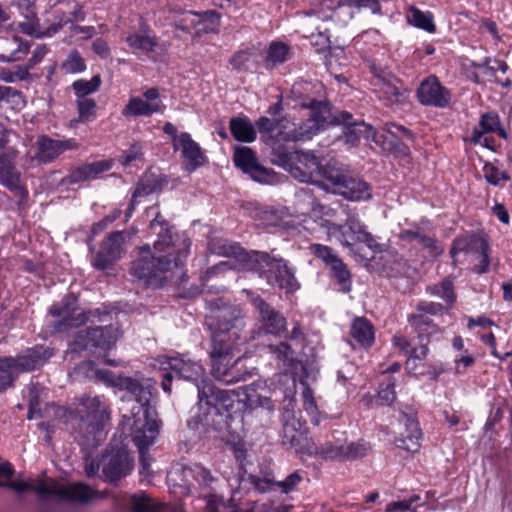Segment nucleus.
I'll return each instance as SVG.
<instances>
[{
    "label": "nucleus",
    "mask_w": 512,
    "mask_h": 512,
    "mask_svg": "<svg viewBox=\"0 0 512 512\" xmlns=\"http://www.w3.org/2000/svg\"><path fill=\"white\" fill-rule=\"evenodd\" d=\"M126 42L134 52L140 51L146 55L154 52L158 45L157 38L148 30L130 33L126 37Z\"/></svg>",
    "instance_id": "34"
},
{
    "label": "nucleus",
    "mask_w": 512,
    "mask_h": 512,
    "mask_svg": "<svg viewBox=\"0 0 512 512\" xmlns=\"http://www.w3.org/2000/svg\"><path fill=\"white\" fill-rule=\"evenodd\" d=\"M77 414L80 417L79 433L84 444L97 445L103 437L104 425L109 421L107 404L98 396H82L79 398Z\"/></svg>",
    "instance_id": "7"
},
{
    "label": "nucleus",
    "mask_w": 512,
    "mask_h": 512,
    "mask_svg": "<svg viewBox=\"0 0 512 512\" xmlns=\"http://www.w3.org/2000/svg\"><path fill=\"white\" fill-rule=\"evenodd\" d=\"M256 124L261 133H265L269 136V138L275 140L278 129V121L267 117H261Z\"/></svg>",
    "instance_id": "61"
},
{
    "label": "nucleus",
    "mask_w": 512,
    "mask_h": 512,
    "mask_svg": "<svg viewBox=\"0 0 512 512\" xmlns=\"http://www.w3.org/2000/svg\"><path fill=\"white\" fill-rule=\"evenodd\" d=\"M246 512H288V507L278 501L266 500L256 502L253 507Z\"/></svg>",
    "instance_id": "55"
},
{
    "label": "nucleus",
    "mask_w": 512,
    "mask_h": 512,
    "mask_svg": "<svg viewBox=\"0 0 512 512\" xmlns=\"http://www.w3.org/2000/svg\"><path fill=\"white\" fill-rule=\"evenodd\" d=\"M380 2L381 0H317L307 13L308 18L305 20L304 27L307 32L309 28H314L319 38L316 43L325 46L330 43L329 28L318 25L319 20L323 23L331 21L336 25L346 26L354 17L356 10L365 8L373 14H380ZM309 36L313 38L314 32L310 31Z\"/></svg>",
    "instance_id": "5"
},
{
    "label": "nucleus",
    "mask_w": 512,
    "mask_h": 512,
    "mask_svg": "<svg viewBox=\"0 0 512 512\" xmlns=\"http://www.w3.org/2000/svg\"><path fill=\"white\" fill-rule=\"evenodd\" d=\"M112 165L113 160L111 159L81 164L70 172L68 176L69 182L78 183L94 180L100 173L110 170Z\"/></svg>",
    "instance_id": "30"
},
{
    "label": "nucleus",
    "mask_w": 512,
    "mask_h": 512,
    "mask_svg": "<svg viewBox=\"0 0 512 512\" xmlns=\"http://www.w3.org/2000/svg\"><path fill=\"white\" fill-rule=\"evenodd\" d=\"M330 233H336L338 235L339 241L343 246L350 248L353 244L360 243L359 241H356L355 235L348 229V227H345L344 225H332V228H330Z\"/></svg>",
    "instance_id": "56"
},
{
    "label": "nucleus",
    "mask_w": 512,
    "mask_h": 512,
    "mask_svg": "<svg viewBox=\"0 0 512 512\" xmlns=\"http://www.w3.org/2000/svg\"><path fill=\"white\" fill-rule=\"evenodd\" d=\"M101 85V78L95 75L90 80L79 79L73 82L72 88L78 99L87 98L86 96L96 92Z\"/></svg>",
    "instance_id": "44"
},
{
    "label": "nucleus",
    "mask_w": 512,
    "mask_h": 512,
    "mask_svg": "<svg viewBox=\"0 0 512 512\" xmlns=\"http://www.w3.org/2000/svg\"><path fill=\"white\" fill-rule=\"evenodd\" d=\"M134 512H174V507L150 498L146 494H135L131 498Z\"/></svg>",
    "instance_id": "35"
},
{
    "label": "nucleus",
    "mask_w": 512,
    "mask_h": 512,
    "mask_svg": "<svg viewBox=\"0 0 512 512\" xmlns=\"http://www.w3.org/2000/svg\"><path fill=\"white\" fill-rule=\"evenodd\" d=\"M37 153L31 158V162L49 163L66 150L76 149L78 144L73 139L53 140L47 136H41L37 142Z\"/></svg>",
    "instance_id": "23"
},
{
    "label": "nucleus",
    "mask_w": 512,
    "mask_h": 512,
    "mask_svg": "<svg viewBox=\"0 0 512 512\" xmlns=\"http://www.w3.org/2000/svg\"><path fill=\"white\" fill-rule=\"evenodd\" d=\"M412 323L416 327L419 337L429 341L431 338L438 339L440 334L439 328L433 324L428 318L422 315L412 317Z\"/></svg>",
    "instance_id": "42"
},
{
    "label": "nucleus",
    "mask_w": 512,
    "mask_h": 512,
    "mask_svg": "<svg viewBox=\"0 0 512 512\" xmlns=\"http://www.w3.org/2000/svg\"><path fill=\"white\" fill-rule=\"evenodd\" d=\"M282 444L308 455L318 452V445L308 436L305 422H302L289 408L283 412Z\"/></svg>",
    "instance_id": "11"
},
{
    "label": "nucleus",
    "mask_w": 512,
    "mask_h": 512,
    "mask_svg": "<svg viewBox=\"0 0 512 512\" xmlns=\"http://www.w3.org/2000/svg\"><path fill=\"white\" fill-rule=\"evenodd\" d=\"M155 366L160 370H171L180 378L191 381L200 391V387L209 384L210 381L205 375V369L202 364L188 357L187 355H178L174 357L159 356L155 360Z\"/></svg>",
    "instance_id": "12"
},
{
    "label": "nucleus",
    "mask_w": 512,
    "mask_h": 512,
    "mask_svg": "<svg viewBox=\"0 0 512 512\" xmlns=\"http://www.w3.org/2000/svg\"><path fill=\"white\" fill-rule=\"evenodd\" d=\"M475 67L481 68L484 70V74L489 77H495V73L500 71L502 73H506L508 66L504 61L501 60H491L490 58H485L482 63L474 64Z\"/></svg>",
    "instance_id": "52"
},
{
    "label": "nucleus",
    "mask_w": 512,
    "mask_h": 512,
    "mask_svg": "<svg viewBox=\"0 0 512 512\" xmlns=\"http://www.w3.org/2000/svg\"><path fill=\"white\" fill-rule=\"evenodd\" d=\"M301 107L310 109L309 120L304 123L306 129L315 130V134L320 129L329 125H340V123H349L352 114L346 111H337L333 113L327 103L312 100L309 103H302Z\"/></svg>",
    "instance_id": "14"
},
{
    "label": "nucleus",
    "mask_w": 512,
    "mask_h": 512,
    "mask_svg": "<svg viewBox=\"0 0 512 512\" xmlns=\"http://www.w3.org/2000/svg\"><path fill=\"white\" fill-rule=\"evenodd\" d=\"M371 72L374 75L373 85L379 99L387 105L401 103L403 93L397 85L399 81L389 71L375 65L371 66Z\"/></svg>",
    "instance_id": "17"
},
{
    "label": "nucleus",
    "mask_w": 512,
    "mask_h": 512,
    "mask_svg": "<svg viewBox=\"0 0 512 512\" xmlns=\"http://www.w3.org/2000/svg\"><path fill=\"white\" fill-rule=\"evenodd\" d=\"M50 312L53 316L60 317L62 319L59 325L56 326V329L59 331H62L66 327H78L88 319L86 313H77L76 298L74 295L64 297L62 300V306H53L50 309Z\"/></svg>",
    "instance_id": "27"
},
{
    "label": "nucleus",
    "mask_w": 512,
    "mask_h": 512,
    "mask_svg": "<svg viewBox=\"0 0 512 512\" xmlns=\"http://www.w3.org/2000/svg\"><path fill=\"white\" fill-rule=\"evenodd\" d=\"M269 350L275 355V358L278 360V365L282 366L284 370H288L293 365L295 352L287 343L270 345Z\"/></svg>",
    "instance_id": "43"
},
{
    "label": "nucleus",
    "mask_w": 512,
    "mask_h": 512,
    "mask_svg": "<svg viewBox=\"0 0 512 512\" xmlns=\"http://www.w3.org/2000/svg\"><path fill=\"white\" fill-rule=\"evenodd\" d=\"M247 401L251 407L272 409L270 397L267 394H259L254 389L247 393Z\"/></svg>",
    "instance_id": "59"
},
{
    "label": "nucleus",
    "mask_w": 512,
    "mask_h": 512,
    "mask_svg": "<svg viewBox=\"0 0 512 512\" xmlns=\"http://www.w3.org/2000/svg\"><path fill=\"white\" fill-rule=\"evenodd\" d=\"M325 179L326 190L340 194L351 201H365L372 196L371 189L365 181L351 176L339 167L327 170Z\"/></svg>",
    "instance_id": "9"
},
{
    "label": "nucleus",
    "mask_w": 512,
    "mask_h": 512,
    "mask_svg": "<svg viewBox=\"0 0 512 512\" xmlns=\"http://www.w3.org/2000/svg\"><path fill=\"white\" fill-rule=\"evenodd\" d=\"M233 161L244 173L249 174L257 182L268 181L270 170L258 164L255 153L248 147H237L234 151Z\"/></svg>",
    "instance_id": "24"
},
{
    "label": "nucleus",
    "mask_w": 512,
    "mask_h": 512,
    "mask_svg": "<svg viewBox=\"0 0 512 512\" xmlns=\"http://www.w3.org/2000/svg\"><path fill=\"white\" fill-rule=\"evenodd\" d=\"M336 168L335 165L323 163L314 152L297 153V166L292 169V175L301 182L318 184L326 188V171Z\"/></svg>",
    "instance_id": "13"
},
{
    "label": "nucleus",
    "mask_w": 512,
    "mask_h": 512,
    "mask_svg": "<svg viewBox=\"0 0 512 512\" xmlns=\"http://www.w3.org/2000/svg\"><path fill=\"white\" fill-rule=\"evenodd\" d=\"M406 20L410 25L428 33H434L436 31L431 12H423L414 6H410L406 11Z\"/></svg>",
    "instance_id": "37"
},
{
    "label": "nucleus",
    "mask_w": 512,
    "mask_h": 512,
    "mask_svg": "<svg viewBox=\"0 0 512 512\" xmlns=\"http://www.w3.org/2000/svg\"><path fill=\"white\" fill-rule=\"evenodd\" d=\"M202 476L204 486H211L214 477L210 471L200 464H176L167 475V483L171 493L176 496H186L195 490L193 477Z\"/></svg>",
    "instance_id": "10"
},
{
    "label": "nucleus",
    "mask_w": 512,
    "mask_h": 512,
    "mask_svg": "<svg viewBox=\"0 0 512 512\" xmlns=\"http://www.w3.org/2000/svg\"><path fill=\"white\" fill-rule=\"evenodd\" d=\"M122 386L128 393L126 402L130 406L129 413L123 415L122 433L125 436H131L140 451L143 470L148 471L149 462L145 450L154 443L159 433L156 412L150 406L151 385H144L132 378H126Z\"/></svg>",
    "instance_id": "3"
},
{
    "label": "nucleus",
    "mask_w": 512,
    "mask_h": 512,
    "mask_svg": "<svg viewBox=\"0 0 512 512\" xmlns=\"http://www.w3.org/2000/svg\"><path fill=\"white\" fill-rule=\"evenodd\" d=\"M396 400L395 379L388 378L380 385L377 401L379 405H391Z\"/></svg>",
    "instance_id": "49"
},
{
    "label": "nucleus",
    "mask_w": 512,
    "mask_h": 512,
    "mask_svg": "<svg viewBox=\"0 0 512 512\" xmlns=\"http://www.w3.org/2000/svg\"><path fill=\"white\" fill-rule=\"evenodd\" d=\"M200 21L198 33L217 32L220 26V15L216 11L208 10L201 13Z\"/></svg>",
    "instance_id": "45"
},
{
    "label": "nucleus",
    "mask_w": 512,
    "mask_h": 512,
    "mask_svg": "<svg viewBox=\"0 0 512 512\" xmlns=\"http://www.w3.org/2000/svg\"><path fill=\"white\" fill-rule=\"evenodd\" d=\"M485 133H497L499 136L506 138V132L501 128L500 119L497 114L485 113L482 115L479 127L473 130L471 141L474 144L482 143Z\"/></svg>",
    "instance_id": "32"
},
{
    "label": "nucleus",
    "mask_w": 512,
    "mask_h": 512,
    "mask_svg": "<svg viewBox=\"0 0 512 512\" xmlns=\"http://www.w3.org/2000/svg\"><path fill=\"white\" fill-rule=\"evenodd\" d=\"M369 447L363 441H356L343 444L342 460H354L366 455Z\"/></svg>",
    "instance_id": "47"
},
{
    "label": "nucleus",
    "mask_w": 512,
    "mask_h": 512,
    "mask_svg": "<svg viewBox=\"0 0 512 512\" xmlns=\"http://www.w3.org/2000/svg\"><path fill=\"white\" fill-rule=\"evenodd\" d=\"M150 229L157 234L153 251L148 244L141 246L139 257L131 263L130 274L153 288H160L169 279L184 281V261L190 253V239L174 233L159 213L151 221Z\"/></svg>",
    "instance_id": "1"
},
{
    "label": "nucleus",
    "mask_w": 512,
    "mask_h": 512,
    "mask_svg": "<svg viewBox=\"0 0 512 512\" xmlns=\"http://www.w3.org/2000/svg\"><path fill=\"white\" fill-rule=\"evenodd\" d=\"M173 147L174 150L181 151L184 168L188 172L196 170L206 162V156L201 147L187 132H182L179 137L173 139Z\"/></svg>",
    "instance_id": "19"
},
{
    "label": "nucleus",
    "mask_w": 512,
    "mask_h": 512,
    "mask_svg": "<svg viewBox=\"0 0 512 512\" xmlns=\"http://www.w3.org/2000/svg\"><path fill=\"white\" fill-rule=\"evenodd\" d=\"M142 155V147L139 144H133L119 159V161L122 163V165L127 166L133 161L141 159Z\"/></svg>",
    "instance_id": "63"
},
{
    "label": "nucleus",
    "mask_w": 512,
    "mask_h": 512,
    "mask_svg": "<svg viewBox=\"0 0 512 512\" xmlns=\"http://www.w3.org/2000/svg\"><path fill=\"white\" fill-rule=\"evenodd\" d=\"M353 117L349 123H340L344 126L345 143L349 146H356L361 138L376 141V130L363 121L353 122Z\"/></svg>",
    "instance_id": "31"
},
{
    "label": "nucleus",
    "mask_w": 512,
    "mask_h": 512,
    "mask_svg": "<svg viewBox=\"0 0 512 512\" xmlns=\"http://www.w3.org/2000/svg\"><path fill=\"white\" fill-rule=\"evenodd\" d=\"M240 400L234 390H221L211 382L200 387L198 413L193 417L195 425L206 431H230Z\"/></svg>",
    "instance_id": "6"
},
{
    "label": "nucleus",
    "mask_w": 512,
    "mask_h": 512,
    "mask_svg": "<svg viewBox=\"0 0 512 512\" xmlns=\"http://www.w3.org/2000/svg\"><path fill=\"white\" fill-rule=\"evenodd\" d=\"M248 296L252 305L259 313L261 329L264 333L277 335L286 329V320L279 312L274 310L260 296L253 293H248Z\"/></svg>",
    "instance_id": "20"
},
{
    "label": "nucleus",
    "mask_w": 512,
    "mask_h": 512,
    "mask_svg": "<svg viewBox=\"0 0 512 512\" xmlns=\"http://www.w3.org/2000/svg\"><path fill=\"white\" fill-rule=\"evenodd\" d=\"M79 121H90L95 117L96 102L91 98L77 99Z\"/></svg>",
    "instance_id": "50"
},
{
    "label": "nucleus",
    "mask_w": 512,
    "mask_h": 512,
    "mask_svg": "<svg viewBox=\"0 0 512 512\" xmlns=\"http://www.w3.org/2000/svg\"><path fill=\"white\" fill-rule=\"evenodd\" d=\"M343 444L340 441L326 442L321 447L318 446V452L312 455H320L324 459L329 460H342Z\"/></svg>",
    "instance_id": "48"
},
{
    "label": "nucleus",
    "mask_w": 512,
    "mask_h": 512,
    "mask_svg": "<svg viewBox=\"0 0 512 512\" xmlns=\"http://www.w3.org/2000/svg\"><path fill=\"white\" fill-rule=\"evenodd\" d=\"M212 331L210 351L211 374L226 384L246 381L254 372L242 365V356L235 358L240 340V332L244 326L242 312L237 307H229L213 311L206 318Z\"/></svg>",
    "instance_id": "2"
},
{
    "label": "nucleus",
    "mask_w": 512,
    "mask_h": 512,
    "mask_svg": "<svg viewBox=\"0 0 512 512\" xmlns=\"http://www.w3.org/2000/svg\"><path fill=\"white\" fill-rule=\"evenodd\" d=\"M247 268L265 274L268 283L276 285L287 293L299 288L294 270L283 259L271 258L265 252L254 251L248 255Z\"/></svg>",
    "instance_id": "8"
},
{
    "label": "nucleus",
    "mask_w": 512,
    "mask_h": 512,
    "mask_svg": "<svg viewBox=\"0 0 512 512\" xmlns=\"http://www.w3.org/2000/svg\"><path fill=\"white\" fill-rule=\"evenodd\" d=\"M132 470V461L124 449L105 456L103 462V473L107 481L115 482L127 476Z\"/></svg>",
    "instance_id": "26"
},
{
    "label": "nucleus",
    "mask_w": 512,
    "mask_h": 512,
    "mask_svg": "<svg viewBox=\"0 0 512 512\" xmlns=\"http://www.w3.org/2000/svg\"><path fill=\"white\" fill-rule=\"evenodd\" d=\"M230 130L234 138L241 142H252L256 138L254 126L243 118H232Z\"/></svg>",
    "instance_id": "39"
},
{
    "label": "nucleus",
    "mask_w": 512,
    "mask_h": 512,
    "mask_svg": "<svg viewBox=\"0 0 512 512\" xmlns=\"http://www.w3.org/2000/svg\"><path fill=\"white\" fill-rule=\"evenodd\" d=\"M124 243L123 232L116 231L109 234L92 260L93 267L99 270L110 268L124 253Z\"/></svg>",
    "instance_id": "16"
},
{
    "label": "nucleus",
    "mask_w": 512,
    "mask_h": 512,
    "mask_svg": "<svg viewBox=\"0 0 512 512\" xmlns=\"http://www.w3.org/2000/svg\"><path fill=\"white\" fill-rule=\"evenodd\" d=\"M157 88H150L143 93V98L132 97L122 110L126 117L150 116L154 113L163 112L165 104L159 100Z\"/></svg>",
    "instance_id": "18"
},
{
    "label": "nucleus",
    "mask_w": 512,
    "mask_h": 512,
    "mask_svg": "<svg viewBox=\"0 0 512 512\" xmlns=\"http://www.w3.org/2000/svg\"><path fill=\"white\" fill-rule=\"evenodd\" d=\"M355 235L356 241L365 243L368 247L375 244L373 236L366 230V227L360 222L357 215H349L344 225Z\"/></svg>",
    "instance_id": "40"
},
{
    "label": "nucleus",
    "mask_w": 512,
    "mask_h": 512,
    "mask_svg": "<svg viewBox=\"0 0 512 512\" xmlns=\"http://www.w3.org/2000/svg\"><path fill=\"white\" fill-rule=\"evenodd\" d=\"M51 354L43 347H35L27 350L24 354L12 357L0 358L1 368L16 369L18 373L32 370L45 362Z\"/></svg>",
    "instance_id": "22"
},
{
    "label": "nucleus",
    "mask_w": 512,
    "mask_h": 512,
    "mask_svg": "<svg viewBox=\"0 0 512 512\" xmlns=\"http://www.w3.org/2000/svg\"><path fill=\"white\" fill-rule=\"evenodd\" d=\"M302 480L301 475L298 472H294L286 477L285 480L274 483L283 492L288 493L292 491L298 483Z\"/></svg>",
    "instance_id": "64"
},
{
    "label": "nucleus",
    "mask_w": 512,
    "mask_h": 512,
    "mask_svg": "<svg viewBox=\"0 0 512 512\" xmlns=\"http://www.w3.org/2000/svg\"><path fill=\"white\" fill-rule=\"evenodd\" d=\"M120 337L117 327L106 326L80 331L73 343V351L91 348L110 349Z\"/></svg>",
    "instance_id": "15"
},
{
    "label": "nucleus",
    "mask_w": 512,
    "mask_h": 512,
    "mask_svg": "<svg viewBox=\"0 0 512 512\" xmlns=\"http://www.w3.org/2000/svg\"><path fill=\"white\" fill-rule=\"evenodd\" d=\"M13 467L7 461L0 460V486L8 487L18 493L34 492L41 500L56 499L65 502L86 503L98 497V493L83 483H63L51 478H33L29 480H11Z\"/></svg>",
    "instance_id": "4"
},
{
    "label": "nucleus",
    "mask_w": 512,
    "mask_h": 512,
    "mask_svg": "<svg viewBox=\"0 0 512 512\" xmlns=\"http://www.w3.org/2000/svg\"><path fill=\"white\" fill-rule=\"evenodd\" d=\"M419 500L418 495H414L409 499L395 501L386 506V512H404L407 510L415 511L411 508L412 504Z\"/></svg>",
    "instance_id": "62"
},
{
    "label": "nucleus",
    "mask_w": 512,
    "mask_h": 512,
    "mask_svg": "<svg viewBox=\"0 0 512 512\" xmlns=\"http://www.w3.org/2000/svg\"><path fill=\"white\" fill-rule=\"evenodd\" d=\"M403 420L405 434H401V436L396 439V445L408 452H417L420 448V439L422 437L419 423L414 417L406 414H403Z\"/></svg>",
    "instance_id": "29"
},
{
    "label": "nucleus",
    "mask_w": 512,
    "mask_h": 512,
    "mask_svg": "<svg viewBox=\"0 0 512 512\" xmlns=\"http://www.w3.org/2000/svg\"><path fill=\"white\" fill-rule=\"evenodd\" d=\"M28 50L29 47L16 36L2 39L0 40V61H18L28 53Z\"/></svg>",
    "instance_id": "33"
},
{
    "label": "nucleus",
    "mask_w": 512,
    "mask_h": 512,
    "mask_svg": "<svg viewBox=\"0 0 512 512\" xmlns=\"http://www.w3.org/2000/svg\"><path fill=\"white\" fill-rule=\"evenodd\" d=\"M432 293L446 300L448 303H452L455 299L452 283L448 280H444L440 285L434 286Z\"/></svg>",
    "instance_id": "60"
},
{
    "label": "nucleus",
    "mask_w": 512,
    "mask_h": 512,
    "mask_svg": "<svg viewBox=\"0 0 512 512\" xmlns=\"http://www.w3.org/2000/svg\"><path fill=\"white\" fill-rule=\"evenodd\" d=\"M48 52V48L45 45H39L35 48L33 51V54L31 58L29 59L27 66L24 69H20L19 72L14 74H9L8 76L4 77V80L7 82H13L16 79H25L28 75V72L30 69L34 68L35 65L40 63L42 59L45 57V55Z\"/></svg>",
    "instance_id": "41"
},
{
    "label": "nucleus",
    "mask_w": 512,
    "mask_h": 512,
    "mask_svg": "<svg viewBox=\"0 0 512 512\" xmlns=\"http://www.w3.org/2000/svg\"><path fill=\"white\" fill-rule=\"evenodd\" d=\"M417 97L424 105L444 108L449 104L451 95L436 77H428L421 82L417 90Z\"/></svg>",
    "instance_id": "21"
},
{
    "label": "nucleus",
    "mask_w": 512,
    "mask_h": 512,
    "mask_svg": "<svg viewBox=\"0 0 512 512\" xmlns=\"http://www.w3.org/2000/svg\"><path fill=\"white\" fill-rule=\"evenodd\" d=\"M3 141H0V181L20 196H24L25 190L20 185V175L15 170L12 160L15 158V151L12 149L3 150Z\"/></svg>",
    "instance_id": "25"
},
{
    "label": "nucleus",
    "mask_w": 512,
    "mask_h": 512,
    "mask_svg": "<svg viewBox=\"0 0 512 512\" xmlns=\"http://www.w3.org/2000/svg\"><path fill=\"white\" fill-rule=\"evenodd\" d=\"M302 398H303V407L307 414L311 418V422L314 425L319 424V418H318V409L316 406V403L314 401L312 391L309 387H305L302 392Z\"/></svg>",
    "instance_id": "53"
},
{
    "label": "nucleus",
    "mask_w": 512,
    "mask_h": 512,
    "mask_svg": "<svg viewBox=\"0 0 512 512\" xmlns=\"http://www.w3.org/2000/svg\"><path fill=\"white\" fill-rule=\"evenodd\" d=\"M428 355V348L425 344H421L419 347L413 348L408 352L406 368L411 371L417 367V360L425 359Z\"/></svg>",
    "instance_id": "58"
},
{
    "label": "nucleus",
    "mask_w": 512,
    "mask_h": 512,
    "mask_svg": "<svg viewBox=\"0 0 512 512\" xmlns=\"http://www.w3.org/2000/svg\"><path fill=\"white\" fill-rule=\"evenodd\" d=\"M309 250L312 254L321 259L326 265H329L330 267L334 265L335 261L339 260L337 255L328 246L321 244H311Z\"/></svg>",
    "instance_id": "51"
},
{
    "label": "nucleus",
    "mask_w": 512,
    "mask_h": 512,
    "mask_svg": "<svg viewBox=\"0 0 512 512\" xmlns=\"http://www.w3.org/2000/svg\"><path fill=\"white\" fill-rule=\"evenodd\" d=\"M331 270L334 277L341 285V290L343 292H349L351 288V275L342 260L339 259L338 261H335L334 265L331 266Z\"/></svg>",
    "instance_id": "46"
},
{
    "label": "nucleus",
    "mask_w": 512,
    "mask_h": 512,
    "mask_svg": "<svg viewBox=\"0 0 512 512\" xmlns=\"http://www.w3.org/2000/svg\"><path fill=\"white\" fill-rule=\"evenodd\" d=\"M290 56V48L282 42H272L267 50L265 66L268 69L283 64Z\"/></svg>",
    "instance_id": "38"
},
{
    "label": "nucleus",
    "mask_w": 512,
    "mask_h": 512,
    "mask_svg": "<svg viewBox=\"0 0 512 512\" xmlns=\"http://www.w3.org/2000/svg\"><path fill=\"white\" fill-rule=\"evenodd\" d=\"M315 130L306 129L304 123L296 124L286 118L278 121V129L274 142L303 141L311 139Z\"/></svg>",
    "instance_id": "28"
},
{
    "label": "nucleus",
    "mask_w": 512,
    "mask_h": 512,
    "mask_svg": "<svg viewBox=\"0 0 512 512\" xmlns=\"http://www.w3.org/2000/svg\"><path fill=\"white\" fill-rule=\"evenodd\" d=\"M85 68L83 58L76 51L71 52L63 63V69L68 73H79L84 71Z\"/></svg>",
    "instance_id": "57"
},
{
    "label": "nucleus",
    "mask_w": 512,
    "mask_h": 512,
    "mask_svg": "<svg viewBox=\"0 0 512 512\" xmlns=\"http://www.w3.org/2000/svg\"><path fill=\"white\" fill-rule=\"evenodd\" d=\"M201 13L196 12H188L184 15V17L178 21L175 26L176 28L189 32L191 29H195L198 33V28L201 24Z\"/></svg>",
    "instance_id": "54"
},
{
    "label": "nucleus",
    "mask_w": 512,
    "mask_h": 512,
    "mask_svg": "<svg viewBox=\"0 0 512 512\" xmlns=\"http://www.w3.org/2000/svg\"><path fill=\"white\" fill-rule=\"evenodd\" d=\"M351 336L361 346L369 347L374 342V329L371 323L363 318H355L351 325Z\"/></svg>",
    "instance_id": "36"
}]
</instances>
